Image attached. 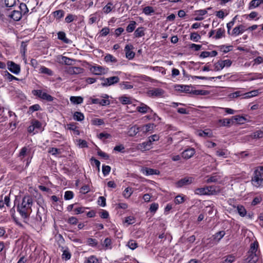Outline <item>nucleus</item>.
<instances>
[{
  "instance_id": "obj_6",
  "label": "nucleus",
  "mask_w": 263,
  "mask_h": 263,
  "mask_svg": "<svg viewBox=\"0 0 263 263\" xmlns=\"http://www.w3.org/2000/svg\"><path fill=\"white\" fill-rule=\"evenodd\" d=\"M103 82L101 83V85L104 87L109 86L119 82V78L118 77L114 76L108 78L102 79Z\"/></svg>"
},
{
  "instance_id": "obj_13",
  "label": "nucleus",
  "mask_w": 263,
  "mask_h": 263,
  "mask_svg": "<svg viewBox=\"0 0 263 263\" xmlns=\"http://www.w3.org/2000/svg\"><path fill=\"white\" fill-rule=\"evenodd\" d=\"M141 172L145 176L158 175L159 174V171L158 170L148 167L142 168L141 169Z\"/></svg>"
},
{
  "instance_id": "obj_59",
  "label": "nucleus",
  "mask_w": 263,
  "mask_h": 263,
  "mask_svg": "<svg viewBox=\"0 0 263 263\" xmlns=\"http://www.w3.org/2000/svg\"><path fill=\"white\" fill-rule=\"evenodd\" d=\"M219 179V177L217 176H212L208 178L206 180L207 183L215 182L218 181Z\"/></svg>"
},
{
  "instance_id": "obj_39",
  "label": "nucleus",
  "mask_w": 263,
  "mask_h": 263,
  "mask_svg": "<svg viewBox=\"0 0 263 263\" xmlns=\"http://www.w3.org/2000/svg\"><path fill=\"white\" fill-rule=\"evenodd\" d=\"M4 77L6 79L8 80L9 82L12 81L13 80H18V79L13 76L7 71H6L4 74Z\"/></svg>"
},
{
  "instance_id": "obj_54",
  "label": "nucleus",
  "mask_w": 263,
  "mask_h": 263,
  "mask_svg": "<svg viewBox=\"0 0 263 263\" xmlns=\"http://www.w3.org/2000/svg\"><path fill=\"white\" fill-rule=\"evenodd\" d=\"M31 124H32L35 129H40L41 128V123L36 120H32L31 122Z\"/></svg>"
},
{
  "instance_id": "obj_42",
  "label": "nucleus",
  "mask_w": 263,
  "mask_h": 263,
  "mask_svg": "<svg viewBox=\"0 0 263 263\" xmlns=\"http://www.w3.org/2000/svg\"><path fill=\"white\" fill-rule=\"evenodd\" d=\"M104 60L106 62L116 63L117 62V59L113 55L109 54L105 57Z\"/></svg>"
},
{
  "instance_id": "obj_48",
  "label": "nucleus",
  "mask_w": 263,
  "mask_h": 263,
  "mask_svg": "<svg viewBox=\"0 0 263 263\" xmlns=\"http://www.w3.org/2000/svg\"><path fill=\"white\" fill-rule=\"evenodd\" d=\"M229 97L231 99L236 98L238 97L242 96V91H237L229 95Z\"/></svg>"
},
{
  "instance_id": "obj_64",
  "label": "nucleus",
  "mask_w": 263,
  "mask_h": 263,
  "mask_svg": "<svg viewBox=\"0 0 263 263\" xmlns=\"http://www.w3.org/2000/svg\"><path fill=\"white\" fill-rule=\"evenodd\" d=\"M135 218L133 216H129L127 217L125 220V223L127 225L133 224L135 223Z\"/></svg>"
},
{
  "instance_id": "obj_12",
  "label": "nucleus",
  "mask_w": 263,
  "mask_h": 263,
  "mask_svg": "<svg viewBox=\"0 0 263 263\" xmlns=\"http://www.w3.org/2000/svg\"><path fill=\"white\" fill-rule=\"evenodd\" d=\"M137 110L141 114H146L147 112H152V109L146 104L141 103L140 106L136 108Z\"/></svg>"
},
{
  "instance_id": "obj_63",
  "label": "nucleus",
  "mask_w": 263,
  "mask_h": 263,
  "mask_svg": "<svg viewBox=\"0 0 263 263\" xmlns=\"http://www.w3.org/2000/svg\"><path fill=\"white\" fill-rule=\"evenodd\" d=\"M219 122L221 123L223 126H229L232 123V119H224L220 120Z\"/></svg>"
},
{
  "instance_id": "obj_18",
  "label": "nucleus",
  "mask_w": 263,
  "mask_h": 263,
  "mask_svg": "<svg viewBox=\"0 0 263 263\" xmlns=\"http://www.w3.org/2000/svg\"><path fill=\"white\" fill-rule=\"evenodd\" d=\"M207 13V10H199L195 12V15L197 16L194 18L195 21H201L203 19V15Z\"/></svg>"
},
{
  "instance_id": "obj_40",
  "label": "nucleus",
  "mask_w": 263,
  "mask_h": 263,
  "mask_svg": "<svg viewBox=\"0 0 263 263\" xmlns=\"http://www.w3.org/2000/svg\"><path fill=\"white\" fill-rule=\"evenodd\" d=\"M112 4L111 3H108L106 6H105L103 7V12L106 14H108V13L111 12L112 9Z\"/></svg>"
},
{
  "instance_id": "obj_5",
  "label": "nucleus",
  "mask_w": 263,
  "mask_h": 263,
  "mask_svg": "<svg viewBox=\"0 0 263 263\" xmlns=\"http://www.w3.org/2000/svg\"><path fill=\"white\" fill-rule=\"evenodd\" d=\"M32 93L34 96H36L43 100L49 102L53 100V97L42 90H34L32 91Z\"/></svg>"
},
{
  "instance_id": "obj_1",
  "label": "nucleus",
  "mask_w": 263,
  "mask_h": 263,
  "mask_svg": "<svg viewBox=\"0 0 263 263\" xmlns=\"http://www.w3.org/2000/svg\"><path fill=\"white\" fill-rule=\"evenodd\" d=\"M33 200L31 196H25L21 203L17 206V210L23 218H27L32 212Z\"/></svg>"
},
{
  "instance_id": "obj_47",
  "label": "nucleus",
  "mask_w": 263,
  "mask_h": 263,
  "mask_svg": "<svg viewBox=\"0 0 263 263\" xmlns=\"http://www.w3.org/2000/svg\"><path fill=\"white\" fill-rule=\"evenodd\" d=\"M150 68L154 71H157L161 72L163 74H165V69L162 67L155 66L151 67Z\"/></svg>"
},
{
  "instance_id": "obj_7",
  "label": "nucleus",
  "mask_w": 263,
  "mask_h": 263,
  "mask_svg": "<svg viewBox=\"0 0 263 263\" xmlns=\"http://www.w3.org/2000/svg\"><path fill=\"white\" fill-rule=\"evenodd\" d=\"M7 65L8 69L12 73L15 74L20 73L21 68L19 65L15 64L12 61H8Z\"/></svg>"
},
{
  "instance_id": "obj_28",
  "label": "nucleus",
  "mask_w": 263,
  "mask_h": 263,
  "mask_svg": "<svg viewBox=\"0 0 263 263\" xmlns=\"http://www.w3.org/2000/svg\"><path fill=\"white\" fill-rule=\"evenodd\" d=\"M67 129L73 132V134L79 135L80 133L78 127L74 124H69L67 125Z\"/></svg>"
},
{
  "instance_id": "obj_41",
  "label": "nucleus",
  "mask_w": 263,
  "mask_h": 263,
  "mask_svg": "<svg viewBox=\"0 0 263 263\" xmlns=\"http://www.w3.org/2000/svg\"><path fill=\"white\" fill-rule=\"evenodd\" d=\"M119 100L123 104H128L132 103L130 98L126 96H122L120 97L119 98Z\"/></svg>"
},
{
  "instance_id": "obj_8",
  "label": "nucleus",
  "mask_w": 263,
  "mask_h": 263,
  "mask_svg": "<svg viewBox=\"0 0 263 263\" xmlns=\"http://www.w3.org/2000/svg\"><path fill=\"white\" fill-rule=\"evenodd\" d=\"M90 70L96 75L104 74L107 72V69L98 65L92 66Z\"/></svg>"
},
{
  "instance_id": "obj_45",
  "label": "nucleus",
  "mask_w": 263,
  "mask_h": 263,
  "mask_svg": "<svg viewBox=\"0 0 263 263\" xmlns=\"http://www.w3.org/2000/svg\"><path fill=\"white\" fill-rule=\"evenodd\" d=\"M214 66V70L215 71H219L224 68L222 63L221 61H219L217 63H215Z\"/></svg>"
},
{
  "instance_id": "obj_56",
  "label": "nucleus",
  "mask_w": 263,
  "mask_h": 263,
  "mask_svg": "<svg viewBox=\"0 0 263 263\" xmlns=\"http://www.w3.org/2000/svg\"><path fill=\"white\" fill-rule=\"evenodd\" d=\"M111 168L108 165H103L102 166V172L104 176L108 175L110 172Z\"/></svg>"
},
{
  "instance_id": "obj_62",
  "label": "nucleus",
  "mask_w": 263,
  "mask_h": 263,
  "mask_svg": "<svg viewBox=\"0 0 263 263\" xmlns=\"http://www.w3.org/2000/svg\"><path fill=\"white\" fill-rule=\"evenodd\" d=\"M77 144L81 148L87 147V142L85 140L79 139L77 141Z\"/></svg>"
},
{
  "instance_id": "obj_35",
  "label": "nucleus",
  "mask_w": 263,
  "mask_h": 263,
  "mask_svg": "<svg viewBox=\"0 0 263 263\" xmlns=\"http://www.w3.org/2000/svg\"><path fill=\"white\" fill-rule=\"evenodd\" d=\"M73 118L75 120L81 121L84 119V116L82 113L77 111L74 114Z\"/></svg>"
},
{
  "instance_id": "obj_38",
  "label": "nucleus",
  "mask_w": 263,
  "mask_h": 263,
  "mask_svg": "<svg viewBox=\"0 0 263 263\" xmlns=\"http://www.w3.org/2000/svg\"><path fill=\"white\" fill-rule=\"evenodd\" d=\"M20 11L21 12V14H25L28 12V8L26 5L24 3H21L19 6Z\"/></svg>"
},
{
  "instance_id": "obj_20",
  "label": "nucleus",
  "mask_w": 263,
  "mask_h": 263,
  "mask_svg": "<svg viewBox=\"0 0 263 263\" xmlns=\"http://www.w3.org/2000/svg\"><path fill=\"white\" fill-rule=\"evenodd\" d=\"M225 235L224 231H218L215 235H213L212 240L215 242H218Z\"/></svg>"
},
{
  "instance_id": "obj_29",
  "label": "nucleus",
  "mask_w": 263,
  "mask_h": 263,
  "mask_svg": "<svg viewBox=\"0 0 263 263\" xmlns=\"http://www.w3.org/2000/svg\"><path fill=\"white\" fill-rule=\"evenodd\" d=\"M228 155L229 153L226 149H219L216 151V155L218 157L227 158Z\"/></svg>"
},
{
  "instance_id": "obj_17",
  "label": "nucleus",
  "mask_w": 263,
  "mask_h": 263,
  "mask_svg": "<svg viewBox=\"0 0 263 263\" xmlns=\"http://www.w3.org/2000/svg\"><path fill=\"white\" fill-rule=\"evenodd\" d=\"M152 143L151 141L149 140L147 141L144 142L142 143L139 144L138 145V148L139 149L142 151H146L148 150L151 148Z\"/></svg>"
},
{
  "instance_id": "obj_55",
  "label": "nucleus",
  "mask_w": 263,
  "mask_h": 263,
  "mask_svg": "<svg viewBox=\"0 0 263 263\" xmlns=\"http://www.w3.org/2000/svg\"><path fill=\"white\" fill-rule=\"evenodd\" d=\"M91 123L95 125H101L104 123V121L102 119L96 118L91 120Z\"/></svg>"
},
{
  "instance_id": "obj_50",
  "label": "nucleus",
  "mask_w": 263,
  "mask_h": 263,
  "mask_svg": "<svg viewBox=\"0 0 263 263\" xmlns=\"http://www.w3.org/2000/svg\"><path fill=\"white\" fill-rule=\"evenodd\" d=\"M128 247L132 250H134L137 247V243L134 240H130L127 243Z\"/></svg>"
},
{
  "instance_id": "obj_31",
  "label": "nucleus",
  "mask_w": 263,
  "mask_h": 263,
  "mask_svg": "<svg viewBox=\"0 0 263 263\" xmlns=\"http://www.w3.org/2000/svg\"><path fill=\"white\" fill-rule=\"evenodd\" d=\"M155 12L154 9L151 6H146L144 7L143 9V12L146 15H151L154 13Z\"/></svg>"
},
{
  "instance_id": "obj_3",
  "label": "nucleus",
  "mask_w": 263,
  "mask_h": 263,
  "mask_svg": "<svg viewBox=\"0 0 263 263\" xmlns=\"http://www.w3.org/2000/svg\"><path fill=\"white\" fill-rule=\"evenodd\" d=\"M220 191L221 190L219 186H206L196 189L194 193L198 195H217L220 192Z\"/></svg>"
},
{
  "instance_id": "obj_34",
  "label": "nucleus",
  "mask_w": 263,
  "mask_h": 263,
  "mask_svg": "<svg viewBox=\"0 0 263 263\" xmlns=\"http://www.w3.org/2000/svg\"><path fill=\"white\" fill-rule=\"evenodd\" d=\"M139 131H140V127H137L135 126H133L129 129V136H134L136 135Z\"/></svg>"
},
{
  "instance_id": "obj_37",
  "label": "nucleus",
  "mask_w": 263,
  "mask_h": 263,
  "mask_svg": "<svg viewBox=\"0 0 263 263\" xmlns=\"http://www.w3.org/2000/svg\"><path fill=\"white\" fill-rule=\"evenodd\" d=\"M135 35L136 37H141L144 35L143 28L139 27L135 31Z\"/></svg>"
},
{
  "instance_id": "obj_57",
  "label": "nucleus",
  "mask_w": 263,
  "mask_h": 263,
  "mask_svg": "<svg viewBox=\"0 0 263 263\" xmlns=\"http://www.w3.org/2000/svg\"><path fill=\"white\" fill-rule=\"evenodd\" d=\"M5 5L8 7H13L16 3V0H4Z\"/></svg>"
},
{
  "instance_id": "obj_53",
  "label": "nucleus",
  "mask_w": 263,
  "mask_h": 263,
  "mask_svg": "<svg viewBox=\"0 0 263 263\" xmlns=\"http://www.w3.org/2000/svg\"><path fill=\"white\" fill-rule=\"evenodd\" d=\"M64 15V12L63 10H57L54 12V15L58 19L62 18L63 17Z\"/></svg>"
},
{
  "instance_id": "obj_61",
  "label": "nucleus",
  "mask_w": 263,
  "mask_h": 263,
  "mask_svg": "<svg viewBox=\"0 0 263 263\" xmlns=\"http://www.w3.org/2000/svg\"><path fill=\"white\" fill-rule=\"evenodd\" d=\"M224 33V30L223 29L219 28L217 31L215 38L216 39L221 38L222 36Z\"/></svg>"
},
{
  "instance_id": "obj_4",
  "label": "nucleus",
  "mask_w": 263,
  "mask_h": 263,
  "mask_svg": "<svg viewBox=\"0 0 263 263\" xmlns=\"http://www.w3.org/2000/svg\"><path fill=\"white\" fill-rule=\"evenodd\" d=\"M251 182L252 185L256 187H263V174L259 172L258 170L254 171Z\"/></svg>"
},
{
  "instance_id": "obj_32",
  "label": "nucleus",
  "mask_w": 263,
  "mask_h": 263,
  "mask_svg": "<svg viewBox=\"0 0 263 263\" xmlns=\"http://www.w3.org/2000/svg\"><path fill=\"white\" fill-rule=\"evenodd\" d=\"M111 240L109 238H106L105 239L104 241L102 243V245L106 249H111Z\"/></svg>"
},
{
  "instance_id": "obj_9",
  "label": "nucleus",
  "mask_w": 263,
  "mask_h": 263,
  "mask_svg": "<svg viewBox=\"0 0 263 263\" xmlns=\"http://www.w3.org/2000/svg\"><path fill=\"white\" fill-rule=\"evenodd\" d=\"M194 178L191 177H184L181 179L176 183L177 187H181L191 184L194 181Z\"/></svg>"
},
{
  "instance_id": "obj_26",
  "label": "nucleus",
  "mask_w": 263,
  "mask_h": 263,
  "mask_svg": "<svg viewBox=\"0 0 263 263\" xmlns=\"http://www.w3.org/2000/svg\"><path fill=\"white\" fill-rule=\"evenodd\" d=\"M236 209L239 215L241 217H244L246 215L247 211L245 207L241 205H238Z\"/></svg>"
},
{
  "instance_id": "obj_33",
  "label": "nucleus",
  "mask_w": 263,
  "mask_h": 263,
  "mask_svg": "<svg viewBox=\"0 0 263 263\" xmlns=\"http://www.w3.org/2000/svg\"><path fill=\"white\" fill-rule=\"evenodd\" d=\"M40 72L46 74L48 76H52L53 74V72L50 69L44 66H41L40 67Z\"/></svg>"
},
{
  "instance_id": "obj_19",
  "label": "nucleus",
  "mask_w": 263,
  "mask_h": 263,
  "mask_svg": "<svg viewBox=\"0 0 263 263\" xmlns=\"http://www.w3.org/2000/svg\"><path fill=\"white\" fill-rule=\"evenodd\" d=\"M163 90L160 88H156L153 90H151L148 91V93L149 96L152 97H158L160 96L163 94Z\"/></svg>"
},
{
  "instance_id": "obj_30",
  "label": "nucleus",
  "mask_w": 263,
  "mask_h": 263,
  "mask_svg": "<svg viewBox=\"0 0 263 263\" xmlns=\"http://www.w3.org/2000/svg\"><path fill=\"white\" fill-rule=\"evenodd\" d=\"M260 4L259 0H252L249 5V9L250 10L253 9L257 7Z\"/></svg>"
},
{
  "instance_id": "obj_21",
  "label": "nucleus",
  "mask_w": 263,
  "mask_h": 263,
  "mask_svg": "<svg viewBox=\"0 0 263 263\" xmlns=\"http://www.w3.org/2000/svg\"><path fill=\"white\" fill-rule=\"evenodd\" d=\"M197 135L200 137H212L213 133L210 129H206L204 131L200 130L197 132Z\"/></svg>"
},
{
  "instance_id": "obj_23",
  "label": "nucleus",
  "mask_w": 263,
  "mask_h": 263,
  "mask_svg": "<svg viewBox=\"0 0 263 263\" xmlns=\"http://www.w3.org/2000/svg\"><path fill=\"white\" fill-rule=\"evenodd\" d=\"M245 30V28L243 25H240L239 26L236 27L233 30V34L237 36L243 33Z\"/></svg>"
},
{
  "instance_id": "obj_43",
  "label": "nucleus",
  "mask_w": 263,
  "mask_h": 263,
  "mask_svg": "<svg viewBox=\"0 0 263 263\" xmlns=\"http://www.w3.org/2000/svg\"><path fill=\"white\" fill-rule=\"evenodd\" d=\"M201 39V36L197 32H193L191 34L190 39L194 42H197Z\"/></svg>"
},
{
  "instance_id": "obj_52",
  "label": "nucleus",
  "mask_w": 263,
  "mask_h": 263,
  "mask_svg": "<svg viewBox=\"0 0 263 263\" xmlns=\"http://www.w3.org/2000/svg\"><path fill=\"white\" fill-rule=\"evenodd\" d=\"M87 243L88 245L91 247H96L98 245V242L96 239L91 238L87 239Z\"/></svg>"
},
{
  "instance_id": "obj_58",
  "label": "nucleus",
  "mask_w": 263,
  "mask_h": 263,
  "mask_svg": "<svg viewBox=\"0 0 263 263\" xmlns=\"http://www.w3.org/2000/svg\"><path fill=\"white\" fill-rule=\"evenodd\" d=\"M86 263H99L98 259L93 255L89 257L87 259Z\"/></svg>"
},
{
  "instance_id": "obj_16",
  "label": "nucleus",
  "mask_w": 263,
  "mask_h": 263,
  "mask_svg": "<svg viewBox=\"0 0 263 263\" xmlns=\"http://www.w3.org/2000/svg\"><path fill=\"white\" fill-rule=\"evenodd\" d=\"M9 16L14 21H18L21 18L22 15L21 14V12H20V11L14 10L10 14H9Z\"/></svg>"
},
{
  "instance_id": "obj_46",
  "label": "nucleus",
  "mask_w": 263,
  "mask_h": 263,
  "mask_svg": "<svg viewBox=\"0 0 263 263\" xmlns=\"http://www.w3.org/2000/svg\"><path fill=\"white\" fill-rule=\"evenodd\" d=\"M235 260V257L232 255H228L226 257L225 259L222 263H232Z\"/></svg>"
},
{
  "instance_id": "obj_24",
  "label": "nucleus",
  "mask_w": 263,
  "mask_h": 263,
  "mask_svg": "<svg viewBox=\"0 0 263 263\" xmlns=\"http://www.w3.org/2000/svg\"><path fill=\"white\" fill-rule=\"evenodd\" d=\"M83 69L78 67H70L68 69V73L71 74L81 73Z\"/></svg>"
},
{
  "instance_id": "obj_11",
  "label": "nucleus",
  "mask_w": 263,
  "mask_h": 263,
  "mask_svg": "<svg viewBox=\"0 0 263 263\" xmlns=\"http://www.w3.org/2000/svg\"><path fill=\"white\" fill-rule=\"evenodd\" d=\"M133 48V46L130 44H128L125 47L124 51L125 52L126 58L128 60H132L135 57V53L132 51Z\"/></svg>"
},
{
  "instance_id": "obj_27",
  "label": "nucleus",
  "mask_w": 263,
  "mask_h": 263,
  "mask_svg": "<svg viewBox=\"0 0 263 263\" xmlns=\"http://www.w3.org/2000/svg\"><path fill=\"white\" fill-rule=\"evenodd\" d=\"M58 39L63 41L65 43H69L70 40L66 37V34L64 32H59L58 33Z\"/></svg>"
},
{
  "instance_id": "obj_25",
  "label": "nucleus",
  "mask_w": 263,
  "mask_h": 263,
  "mask_svg": "<svg viewBox=\"0 0 263 263\" xmlns=\"http://www.w3.org/2000/svg\"><path fill=\"white\" fill-rule=\"evenodd\" d=\"M70 101L74 104H80L82 103L83 98L81 97L72 96L70 98Z\"/></svg>"
},
{
  "instance_id": "obj_22",
  "label": "nucleus",
  "mask_w": 263,
  "mask_h": 263,
  "mask_svg": "<svg viewBox=\"0 0 263 263\" xmlns=\"http://www.w3.org/2000/svg\"><path fill=\"white\" fill-rule=\"evenodd\" d=\"M246 120V118L242 116H235L232 118V123L241 124L243 123Z\"/></svg>"
},
{
  "instance_id": "obj_10",
  "label": "nucleus",
  "mask_w": 263,
  "mask_h": 263,
  "mask_svg": "<svg viewBox=\"0 0 263 263\" xmlns=\"http://www.w3.org/2000/svg\"><path fill=\"white\" fill-rule=\"evenodd\" d=\"M57 60L59 63L67 65H72L73 62L75 61L73 59L62 55H58L57 58Z\"/></svg>"
},
{
  "instance_id": "obj_51",
  "label": "nucleus",
  "mask_w": 263,
  "mask_h": 263,
  "mask_svg": "<svg viewBox=\"0 0 263 263\" xmlns=\"http://www.w3.org/2000/svg\"><path fill=\"white\" fill-rule=\"evenodd\" d=\"M98 204L102 207L106 206V199L103 196H100L98 200Z\"/></svg>"
},
{
  "instance_id": "obj_60",
  "label": "nucleus",
  "mask_w": 263,
  "mask_h": 263,
  "mask_svg": "<svg viewBox=\"0 0 263 263\" xmlns=\"http://www.w3.org/2000/svg\"><path fill=\"white\" fill-rule=\"evenodd\" d=\"M73 197V193L71 191H66L65 193L64 198L65 200H70Z\"/></svg>"
},
{
  "instance_id": "obj_36",
  "label": "nucleus",
  "mask_w": 263,
  "mask_h": 263,
  "mask_svg": "<svg viewBox=\"0 0 263 263\" xmlns=\"http://www.w3.org/2000/svg\"><path fill=\"white\" fill-rule=\"evenodd\" d=\"M136 23L135 21H131L130 24L126 27V31L127 32H133L136 27Z\"/></svg>"
},
{
  "instance_id": "obj_14",
  "label": "nucleus",
  "mask_w": 263,
  "mask_h": 263,
  "mask_svg": "<svg viewBox=\"0 0 263 263\" xmlns=\"http://www.w3.org/2000/svg\"><path fill=\"white\" fill-rule=\"evenodd\" d=\"M195 153V151L193 148H190L185 149L182 153V157L186 159L191 158Z\"/></svg>"
},
{
  "instance_id": "obj_15",
  "label": "nucleus",
  "mask_w": 263,
  "mask_h": 263,
  "mask_svg": "<svg viewBox=\"0 0 263 263\" xmlns=\"http://www.w3.org/2000/svg\"><path fill=\"white\" fill-rule=\"evenodd\" d=\"M154 127V124L148 123L140 127V131L142 132L143 133L145 134L148 132L152 133Z\"/></svg>"
},
{
  "instance_id": "obj_49",
  "label": "nucleus",
  "mask_w": 263,
  "mask_h": 263,
  "mask_svg": "<svg viewBox=\"0 0 263 263\" xmlns=\"http://www.w3.org/2000/svg\"><path fill=\"white\" fill-rule=\"evenodd\" d=\"M252 137L254 138H261L263 137V131L261 129L260 130H257L253 134Z\"/></svg>"
},
{
  "instance_id": "obj_44",
  "label": "nucleus",
  "mask_w": 263,
  "mask_h": 263,
  "mask_svg": "<svg viewBox=\"0 0 263 263\" xmlns=\"http://www.w3.org/2000/svg\"><path fill=\"white\" fill-rule=\"evenodd\" d=\"M132 193V189L130 187H127L124 191L123 195L125 198H128L131 196Z\"/></svg>"
},
{
  "instance_id": "obj_2",
  "label": "nucleus",
  "mask_w": 263,
  "mask_h": 263,
  "mask_svg": "<svg viewBox=\"0 0 263 263\" xmlns=\"http://www.w3.org/2000/svg\"><path fill=\"white\" fill-rule=\"evenodd\" d=\"M258 247L257 241L251 243L250 249L247 254V258L245 263H256L258 260V256L256 253Z\"/></svg>"
}]
</instances>
